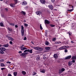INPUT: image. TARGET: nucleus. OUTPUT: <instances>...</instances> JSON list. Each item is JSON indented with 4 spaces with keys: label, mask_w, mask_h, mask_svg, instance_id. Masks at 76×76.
Listing matches in <instances>:
<instances>
[{
    "label": "nucleus",
    "mask_w": 76,
    "mask_h": 76,
    "mask_svg": "<svg viewBox=\"0 0 76 76\" xmlns=\"http://www.w3.org/2000/svg\"><path fill=\"white\" fill-rule=\"evenodd\" d=\"M0 61L1 62H4V60L3 59H1L0 60Z\"/></svg>",
    "instance_id": "e433bc0d"
},
{
    "label": "nucleus",
    "mask_w": 76,
    "mask_h": 76,
    "mask_svg": "<svg viewBox=\"0 0 76 76\" xmlns=\"http://www.w3.org/2000/svg\"><path fill=\"white\" fill-rule=\"evenodd\" d=\"M69 47L67 46H63L59 48V50H64V49H66V48H69Z\"/></svg>",
    "instance_id": "f03ea898"
},
{
    "label": "nucleus",
    "mask_w": 76,
    "mask_h": 76,
    "mask_svg": "<svg viewBox=\"0 0 76 76\" xmlns=\"http://www.w3.org/2000/svg\"><path fill=\"white\" fill-rule=\"evenodd\" d=\"M0 53H1V54H3V53H4V52L3 50H0Z\"/></svg>",
    "instance_id": "4c0bfd02"
},
{
    "label": "nucleus",
    "mask_w": 76,
    "mask_h": 76,
    "mask_svg": "<svg viewBox=\"0 0 76 76\" xmlns=\"http://www.w3.org/2000/svg\"><path fill=\"white\" fill-rule=\"evenodd\" d=\"M21 47H23V45L21 46Z\"/></svg>",
    "instance_id": "69168bd1"
},
{
    "label": "nucleus",
    "mask_w": 76,
    "mask_h": 76,
    "mask_svg": "<svg viewBox=\"0 0 76 76\" xmlns=\"http://www.w3.org/2000/svg\"><path fill=\"white\" fill-rule=\"evenodd\" d=\"M45 24H49V23H50V21H48V20H45Z\"/></svg>",
    "instance_id": "6e6552de"
},
{
    "label": "nucleus",
    "mask_w": 76,
    "mask_h": 76,
    "mask_svg": "<svg viewBox=\"0 0 76 76\" xmlns=\"http://www.w3.org/2000/svg\"><path fill=\"white\" fill-rule=\"evenodd\" d=\"M24 22H26V20H24Z\"/></svg>",
    "instance_id": "680f3d73"
},
{
    "label": "nucleus",
    "mask_w": 76,
    "mask_h": 76,
    "mask_svg": "<svg viewBox=\"0 0 76 76\" xmlns=\"http://www.w3.org/2000/svg\"><path fill=\"white\" fill-rule=\"evenodd\" d=\"M24 32L25 30H24V27L23 26H21V32L22 36H23V35H24Z\"/></svg>",
    "instance_id": "f257e3e1"
},
{
    "label": "nucleus",
    "mask_w": 76,
    "mask_h": 76,
    "mask_svg": "<svg viewBox=\"0 0 76 76\" xmlns=\"http://www.w3.org/2000/svg\"><path fill=\"white\" fill-rule=\"evenodd\" d=\"M69 35H72L71 33L69 32Z\"/></svg>",
    "instance_id": "5fc2aeb1"
},
{
    "label": "nucleus",
    "mask_w": 76,
    "mask_h": 76,
    "mask_svg": "<svg viewBox=\"0 0 76 76\" xmlns=\"http://www.w3.org/2000/svg\"><path fill=\"white\" fill-rule=\"evenodd\" d=\"M48 7L50 9H51V10H53V6L51 5H50L48 6Z\"/></svg>",
    "instance_id": "1a4fd4ad"
},
{
    "label": "nucleus",
    "mask_w": 76,
    "mask_h": 76,
    "mask_svg": "<svg viewBox=\"0 0 76 76\" xmlns=\"http://www.w3.org/2000/svg\"><path fill=\"white\" fill-rule=\"evenodd\" d=\"M36 13L37 15H39V16H40L41 15V14L42 13V12H41L40 11H37L36 12Z\"/></svg>",
    "instance_id": "423d86ee"
},
{
    "label": "nucleus",
    "mask_w": 76,
    "mask_h": 76,
    "mask_svg": "<svg viewBox=\"0 0 76 76\" xmlns=\"http://www.w3.org/2000/svg\"><path fill=\"white\" fill-rule=\"evenodd\" d=\"M40 29H41V30H42V29H43V28H42V26L41 25V24L40 25Z\"/></svg>",
    "instance_id": "f704fd0d"
},
{
    "label": "nucleus",
    "mask_w": 76,
    "mask_h": 76,
    "mask_svg": "<svg viewBox=\"0 0 76 76\" xmlns=\"http://www.w3.org/2000/svg\"><path fill=\"white\" fill-rule=\"evenodd\" d=\"M0 1H3V0H0Z\"/></svg>",
    "instance_id": "774afa93"
},
{
    "label": "nucleus",
    "mask_w": 76,
    "mask_h": 76,
    "mask_svg": "<svg viewBox=\"0 0 76 76\" xmlns=\"http://www.w3.org/2000/svg\"><path fill=\"white\" fill-rule=\"evenodd\" d=\"M13 74L15 76H16L17 75V74H18V73L17 72H14Z\"/></svg>",
    "instance_id": "cd10ccee"
},
{
    "label": "nucleus",
    "mask_w": 76,
    "mask_h": 76,
    "mask_svg": "<svg viewBox=\"0 0 76 76\" xmlns=\"http://www.w3.org/2000/svg\"><path fill=\"white\" fill-rule=\"evenodd\" d=\"M35 75H37V73L35 72H34L33 73L32 76H35Z\"/></svg>",
    "instance_id": "7c9ffc66"
},
{
    "label": "nucleus",
    "mask_w": 76,
    "mask_h": 76,
    "mask_svg": "<svg viewBox=\"0 0 76 76\" xmlns=\"http://www.w3.org/2000/svg\"><path fill=\"white\" fill-rule=\"evenodd\" d=\"M40 72L41 73H44L45 72V69H42V70H41L40 71Z\"/></svg>",
    "instance_id": "6ab92c4d"
},
{
    "label": "nucleus",
    "mask_w": 76,
    "mask_h": 76,
    "mask_svg": "<svg viewBox=\"0 0 76 76\" xmlns=\"http://www.w3.org/2000/svg\"><path fill=\"white\" fill-rule=\"evenodd\" d=\"M21 73L23 74V75H26V73L25 71H22Z\"/></svg>",
    "instance_id": "412c9836"
},
{
    "label": "nucleus",
    "mask_w": 76,
    "mask_h": 76,
    "mask_svg": "<svg viewBox=\"0 0 76 76\" xmlns=\"http://www.w3.org/2000/svg\"><path fill=\"white\" fill-rule=\"evenodd\" d=\"M54 57L55 58H57L58 57V56H57V54H54Z\"/></svg>",
    "instance_id": "aec40b11"
},
{
    "label": "nucleus",
    "mask_w": 76,
    "mask_h": 76,
    "mask_svg": "<svg viewBox=\"0 0 76 76\" xmlns=\"http://www.w3.org/2000/svg\"><path fill=\"white\" fill-rule=\"evenodd\" d=\"M71 42L72 44H73V43H74V42L73 41H71Z\"/></svg>",
    "instance_id": "13d9d810"
},
{
    "label": "nucleus",
    "mask_w": 76,
    "mask_h": 76,
    "mask_svg": "<svg viewBox=\"0 0 76 76\" xmlns=\"http://www.w3.org/2000/svg\"><path fill=\"white\" fill-rule=\"evenodd\" d=\"M61 43V42H56V44H60Z\"/></svg>",
    "instance_id": "72a5a7b5"
},
{
    "label": "nucleus",
    "mask_w": 76,
    "mask_h": 76,
    "mask_svg": "<svg viewBox=\"0 0 76 76\" xmlns=\"http://www.w3.org/2000/svg\"><path fill=\"white\" fill-rule=\"evenodd\" d=\"M72 60H76V56H73L72 57Z\"/></svg>",
    "instance_id": "5701e85b"
},
{
    "label": "nucleus",
    "mask_w": 76,
    "mask_h": 76,
    "mask_svg": "<svg viewBox=\"0 0 76 76\" xmlns=\"http://www.w3.org/2000/svg\"><path fill=\"white\" fill-rule=\"evenodd\" d=\"M28 54V53L27 52L23 53L20 54V56H22V57H23V58H25L26 57V54Z\"/></svg>",
    "instance_id": "7ed1b4c3"
},
{
    "label": "nucleus",
    "mask_w": 76,
    "mask_h": 76,
    "mask_svg": "<svg viewBox=\"0 0 76 76\" xmlns=\"http://www.w3.org/2000/svg\"><path fill=\"white\" fill-rule=\"evenodd\" d=\"M50 49V47H47L45 49L46 50H49Z\"/></svg>",
    "instance_id": "c9c22d12"
},
{
    "label": "nucleus",
    "mask_w": 76,
    "mask_h": 76,
    "mask_svg": "<svg viewBox=\"0 0 76 76\" xmlns=\"http://www.w3.org/2000/svg\"><path fill=\"white\" fill-rule=\"evenodd\" d=\"M38 51H42L43 50V49L41 47H38Z\"/></svg>",
    "instance_id": "dca6fc26"
},
{
    "label": "nucleus",
    "mask_w": 76,
    "mask_h": 76,
    "mask_svg": "<svg viewBox=\"0 0 76 76\" xmlns=\"http://www.w3.org/2000/svg\"><path fill=\"white\" fill-rule=\"evenodd\" d=\"M50 26L51 27H54L55 26V25L53 24H50Z\"/></svg>",
    "instance_id": "2f4dec72"
},
{
    "label": "nucleus",
    "mask_w": 76,
    "mask_h": 76,
    "mask_svg": "<svg viewBox=\"0 0 76 76\" xmlns=\"http://www.w3.org/2000/svg\"><path fill=\"white\" fill-rule=\"evenodd\" d=\"M65 70V69L64 68H62V69H60L59 71V73L61 74L62 73H63L64 71Z\"/></svg>",
    "instance_id": "20e7f679"
},
{
    "label": "nucleus",
    "mask_w": 76,
    "mask_h": 76,
    "mask_svg": "<svg viewBox=\"0 0 76 76\" xmlns=\"http://www.w3.org/2000/svg\"><path fill=\"white\" fill-rule=\"evenodd\" d=\"M5 10L6 12H7V11H8V9H7V8H5Z\"/></svg>",
    "instance_id": "603ef678"
},
{
    "label": "nucleus",
    "mask_w": 76,
    "mask_h": 76,
    "mask_svg": "<svg viewBox=\"0 0 76 76\" xmlns=\"http://www.w3.org/2000/svg\"><path fill=\"white\" fill-rule=\"evenodd\" d=\"M72 64L73 63H72V61H69V66H72Z\"/></svg>",
    "instance_id": "f3484780"
},
{
    "label": "nucleus",
    "mask_w": 76,
    "mask_h": 76,
    "mask_svg": "<svg viewBox=\"0 0 76 76\" xmlns=\"http://www.w3.org/2000/svg\"><path fill=\"white\" fill-rule=\"evenodd\" d=\"M0 50H1L2 51H4L6 50V48L4 47H1L0 48Z\"/></svg>",
    "instance_id": "9d476101"
},
{
    "label": "nucleus",
    "mask_w": 76,
    "mask_h": 76,
    "mask_svg": "<svg viewBox=\"0 0 76 76\" xmlns=\"http://www.w3.org/2000/svg\"><path fill=\"white\" fill-rule=\"evenodd\" d=\"M40 2L42 4H45V1L44 0H40Z\"/></svg>",
    "instance_id": "4468645a"
},
{
    "label": "nucleus",
    "mask_w": 76,
    "mask_h": 76,
    "mask_svg": "<svg viewBox=\"0 0 76 76\" xmlns=\"http://www.w3.org/2000/svg\"><path fill=\"white\" fill-rule=\"evenodd\" d=\"M1 16H2V17H4V15H1Z\"/></svg>",
    "instance_id": "052dcab7"
},
{
    "label": "nucleus",
    "mask_w": 76,
    "mask_h": 76,
    "mask_svg": "<svg viewBox=\"0 0 76 76\" xmlns=\"http://www.w3.org/2000/svg\"><path fill=\"white\" fill-rule=\"evenodd\" d=\"M10 25H12V26H14V25H15V24H14V23H10Z\"/></svg>",
    "instance_id": "ea45409f"
},
{
    "label": "nucleus",
    "mask_w": 76,
    "mask_h": 76,
    "mask_svg": "<svg viewBox=\"0 0 76 76\" xmlns=\"http://www.w3.org/2000/svg\"><path fill=\"white\" fill-rule=\"evenodd\" d=\"M64 51L65 53H67V51H68L67 50V49H65L64 50Z\"/></svg>",
    "instance_id": "a18cd8bd"
},
{
    "label": "nucleus",
    "mask_w": 76,
    "mask_h": 76,
    "mask_svg": "<svg viewBox=\"0 0 76 76\" xmlns=\"http://www.w3.org/2000/svg\"><path fill=\"white\" fill-rule=\"evenodd\" d=\"M24 25L25 26H28V25L27 24H25Z\"/></svg>",
    "instance_id": "79ce46f5"
},
{
    "label": "nucleus",
    "mask_w": 76,
    "mask_h": 76,
    "mask_svg": "<svg viewBox=\"0 0 76 76\" xmlns=\"http://www.w3.org/2000/svg\"><path fill=\"white\" fill-rule=\"evenodd\" d=\"M19 53H22V51H19Z\"/></svg>",
    "instance_id": "bf43d9fd"
},
{
    "label": "nucleus",
    "mask_w": 76,
    "mask_h": 76,
    "mask_svg": "<svg viewBox=\"0 0 76 76\" xmlns=\"http://www.w3.org/2000/svg\"><path fill=\"white\" fill-rule=\"evenodd\" d=\"M1 67H4L5 65H4L3 63H2L1 64Z\"/></svg>",
    "instance_id": "c85d7f7f"
},
{
    "label": "nucleus",
    "mask_w": 76,
    "mask_h": 76,
    "mask_svg": "<svg viewBox=\"0 0 76 76\" xmlns=\"http://www.w3.org/2000/svg\"><path fill=\"white\" fill-rule=\"evenodd\" d=\"M24 40H26V37H25L24 38Z\"/></svg>",
    "instance_id": "864d4df0"
},
{
    "label": "nucleus",
    "mask_w": 76,
    "mask_h": 76,
    "mask_svg": "<svg viewBox=\"0 0 76 76\" xmlns=\"http://www.w3.org/2000/svg\"><path fill=\"white\" fill-rule=\"evenodd\" d=\"M28 49L26 50H25L24 51V53H26V52H28Z\"/></svg>",
    "instance_id": "473e14b6"
},
{
    "label": "nucleus",
    "mask_w": 76,
    "mask_h": 76,
    "mask_svg": "<svg viewBox=\"0 0 76 76\" xmlns=\"http://www.w3.org/2000/svg\"><path fill=\"white\" fill-rule=\"evenodd\" d=\"M52 3H54L55 1V0H51Z\"/></svg>",
    "instance_id": "09e8293b"
},
{
    "label": "nucleus",
    "mask_w": 76,
    "mask_h": 76,
    "mask_svg": "<svg viewBox=\"0 0 76 76\" xmlns=\"http://www.w3.org/2000/svg\"><path fill=\"white\" fill-rule=\"evenodd\" d=\"M21 50H26L28 49L27 48L23 47H21L20 48Z\"/></svg>",
    "instance_id": "f8f14e48"
},
{
    "label": "nucleus",
    "mask_w": 76,
    "mask_h": 76,
    "mask_svg": "<svg viewBox=\"0 0 76 76\" xmlns=\"http://www.w3.org/2000/svg\"><path fill=\"white\" fill-rule=\"evenodd\" d=\"M15 4H10V6L12 7H15Z\"/></svg>",
    "instance_id": "2eb2a0df"
},
{
    "label": "nucleus",
    "mask_w": 76,
    "mask_h": 76,
    "mask_svg": "<svg viewBox=\"0 0 76 76\" xmlns=\"http://www.w3.org/2000/svg\"><path fill=\"white\" fill-rule=\"evenodd\" d=\"M22 5H26V4H27V2H26V1H24L22 3Z\"/></svg>",
    "instance_id": "9b49d317"
},
{
    "label": "nucleus",
    "mask_w": 76,
    "mask_h": 76,
    "mask_svg": "<svg viewBox=\"0 0 76 76\" xmlns=\"http://www.w3.org/2000/svg\"><path fill=\"white\" fill-rule=\"evenodd\" d=\"M6 69V68H2L1 69V70H4V69Z\"/></svg>",
    "instance_id": "c03bdc74"
},
{
    "label": "nucleus",
    "mask_w": 76,
    "mask_h": 76,
    "mask_svg": "<svg viewBox=\"0 0 76 76\" xmlns=\"http://www.w3.org/2000/svg\"><path fill=\"white\" fill-rule=\"evenodd\" d=\"M0 25L1 26H3V23L2 22L0 23Z\"/></svg>",
    "instance_id": "58836bf2"
},
{
    "label": "nucleus",
    "mask_w": 76,
    "mask_h": 76,
    "mask_svg": "<svg viewBox=\"0 0 76 76\" xmlns=\"http://www.w3.org/2000/svg\"><path fill=\"white\" fill-rule=\"evenodd\" d=\"M8 29L10 31H12V29L10 28H8Z\"/></svg>",
    "instance_id": "37998d69"
},
{
    "label": "nucleus",
    "mask_w": 76,
    "mask_h": 76,
    "mask_svg": "<svg viewBox=\"0 0 76 76\" xmlns=\"http://www.w3.org/2000/svg\"><path fill=\"white\" fill-rule=\"evenodd\" d=\"M69 8H71V6H72V9H71V10H67V11H68L69 12H72V10H73V7L71 5H69Z\"/></svg>",
    "instance_id": "39448f33"
},
{
    "label": "nucleus",
    "mask_w": 76,
    "mask_h": 76,
    "mask_svg": "<svg viewBox=\"0 0 76 76\" xmlns=\"http://www.w3.org/2000/svg\"><path fill=\"white\" fill-rule=\"evenodd\" d=\"M21 13L23 15H26V13L24 11H22L21 12Z\"/></svg>",
    "instance_id": "b1692460"
},
{
    "label": "nucleus",
    "mask_w": 76,
    "mask_h": 76,
    "mask_svg": "<svg viewBox=\"0 0 76 76\" xmlns=\"http://www.w3.org/2000/svg\"><path fill=\"white\" fill-rule=\"evenodd\" d=\"M7 38H8V39L9 40H10V41L14 40V39L11 37H10L7 36Z\"/></svg>",
    "instance_id": "0eeeda50"
},
{
    "label": "nucleus",
    "mask_w": 76,
    "mask_h": 76,
    "mask_svg": "<svg viewBox=\"0 0 76 76\" xmlns=\"http://www.w3.org/2000/svg\"><path fill=\"white\" fill-rule=\"evenodd\" d=\"M3 46L4 47H9V44H5L4 45H3Z\"/></svg>",
    "instance_id": "4be33fe9"
},
{
    "label": "nucleus",
    "mask_w": 76,
    "mask_h": 76,
    "mask_svg": "<svg viewBox=\"0 0 76 76\" xmlns=\"http://www.w3.org/2000/svg\"><path fill=\"white\" fill-rule=\"evenodd\" d=\"M14 1L15 2V4H16L19 2V1L18 0H14Z\"/></svg>",
    "instance_id": "a211bd4d"
},
{
    "label": "nucleus",
    "mask_w": 76,
    "mask_h": 76,
    "mask_svg": "<svg viewBox=\"0 0 76 76\" xmlns=\"http://www.w3.org/2000/svg\"><path fill=\"white\" fill-rule=\"evenodd\" d=\"M45 34H47V32H45Z\"/></svg>",
    "instance_id": "338daca9"
},
{
    "label": "nucleus",
    "mask_w": 76,
    "mask_h": 76,
    "mask_svg": "<svg viewBox=\"0 0 76 76\" xmlns=\"http://www.w3.org/2000/svg\"><path fill=\"white\" fill-rule=\"evenodd\" d=\"M7 64L8 63V64H10V63H11V62L8 61L7 62Z\"/></svg>",
    "instance_id": "49530a36"
},
{
    "label": "nucleus",
    "mask_w": 76,
    "mask_h": 76,
    "mask_svg": "<svg viewBox=\"0 0 76 76\" xmlns=\"http://www.w3.org/2000/svg\"><path fill=\"white\" fill-rule=\"evenodd\" d=\"M56 38H54L53 39V41H56Z\"/></svg>",
    "instance_id": "3c124183"
},
{
    "label": "nucleus",
    "mask_w": 76,
    "mask_h": 76,
    "mask_svg": "<svg viewBox=\"0 0 76 76\" xmlns=\"http://www.w3.org/2000/svg\"><path fill=\"white\" fill-rule=\"evenodd\" d=\"M28 52H29L30 53H32V50H29L28 49Z\"/></svg>",
    "instance_id": "c756f323"
},
{
    "label": "nucleus",
    "mask_w": 76,
    "mask_h": 76,
    "mask_svg": "<svg viewBox=\"0 0 76 76\" xmlns=\"http://www.w3.org/2000/svg\"><path fill=\"white\" fill-rule=\"evenodd\" d=\"M45 45H49V42L47 41H46L45 42Z\"/></svg>",
    "instance_id": "393cba45"
},
{
    "label": "nucleus",
    "mask_w": 76,
    "mask_h": 76,
    "mask_svg": "<svg viewBox=\"0 0 76 76\" xmlns=\"http://www.w3.org/2000/svg\"><path fill=\"white\" fill-rule=\"evenodd\" d=\"M18 27V25H16L15 26V28H17Z\"/></svg>",
    "instance_id": "4d7b16f0"
},
{
    "label": "nucleus",
    "mask_w": 76,
    "mask_h": 76,
    "mask_svg": "<svg viewBox=\"0 0 76 76\" xmlns=\"http://www.w3.org/2000/svg\"><path fill=\"white\" fill-rule=\"evenodd\" d=\"M54 10H57V9H54Z\"/></svg>",
    "instance_id": "0e129e2a"
},
{
    "label": "nucleus",
    "mask_w": 76,
    "mask_h": 76,
    "mask_svg": "<svg viewBox=\"0 0 76 76\" xmlns=\"http://www.w3.org/2000/svg\"><path fill=\"white\" fill-rule=\"evenodd\" d=\"M43 58V59H46V57H45V56H44Z\"/></svg>",
    "instance_id": "6e6d98bb"
},
{
    "label": "nucleus",
    "mask_w": 76,
    "mask_h": 76,
    "mask_svg": "<svg viewBox=\"0 0 76 76\" xmlns=\"http://www.w3.org/2000/svg\"><path fill=\"white\" fill-rule=\"evenodd\" d=\"M36 60H37V61H38V60H40V58H39V57H37L36 58Z\"/></svg>",
    "instance_id": "a878e982"
},
{
    "label": "nucleus",
    "mask_w": 76,
    "mask_h": 76,
    "mask_svg": "<svg viewBox=\"0 0 76 76\" xmlns=\"http://www.w3.org/2000/svg\"><path fill=\"white\" fill-rule=\"evenodd\" d=\"M2 47V45L0 44V47Z\"/></svg>",
    "instance_id": "e2e57ef3"
},
{
    "label": "nucleus",
    "mask_w": 76,
    "mask_h": 76,
    "mask_svg": "<svg viewBox=\"0 0 76 76\" xmlns=\"http://www.w3.org/2000/svg\"><path fill=\"white\" fill-rule=\"evenodd\" d=\"M8 76H12L10 74H8Z\"/></svg>",
    "instance_id": "de8ad7c7"
},
{
    "label": "nucleus",
    "mask_w": 76,
    "mask_h": 76,
    "mask_svg": "<svg viewBox=\"0 0 76 76\" xmlns=\"http://www.w3.org/2000/svg\"><path fill=\"white\" fill-rule=\"evenodd\" d=\"M13 43V42H12V41H10V44H12V43Z\"/></svg>",
    "instance_id": "8fccbe9b"
},
{
    "label": "nucleus",
    "mask_w": 76,
    "mask_h": 76,
    "mask_svg": "<svg viewBox=\"0 0 76 76\" xmlns=\"http://www.w3.org/2000/svg\"><path fill=\"white\" fill-rule=\"evenodd\" d=\"M72 57V56H68L65 58V59H66V60H67L68 59H69V58H70Z\"/></svg>",
    "instance_id": "ddd939ff"
},
{
    "label": "nucleus",
    "mask_w": 76,
    "mask_h": 76,
    "mask_svg": "<svg viewBox=\"0 0 76 76\" xmlns=\"http://www.w3.org/2000/svg\"><path fill=\"white\" fill-rule=\"evenodd\" d=\"M72 60V61H72V63H75V60L74 59Z\"/></svg>",
    "instance_id": "a19ab883"
},
{
    "label": "nucleus",
    "mask_w": 76,
    "mask_h": 76,
    "mask_svg": "<svg viewBox=\"0 0 76 76\" xmlns=\"http://www.w3.org/2000/svg\"><path fill=\"white\" fill-rule=\"evenodd\" d=\"M33 48L35 50H38V47H33Z\"/></svg>",
    "instance_id": "bb28decb"
}]
</instances>
